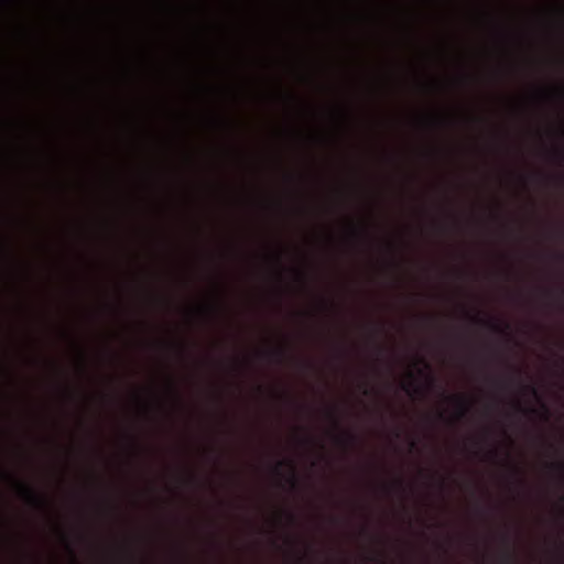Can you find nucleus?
Listing matches in <instances>:
<instances>
[{"label":"nucleus","mask_w":564,"mask_h":564,"mask_svg":"<svg viewBox=\"0 0 564 564\" xmlns=\"http://www.w3.org/2000/svg\"><path fill=\"white\" fill-rule=\"evenodd\" d=\"M551 156L558 164H562L564 162V149L562 147L553 148L552 151H551Z\"/></svg>","instance_id":"0eeeda50"},{"label":"nucleus","mask_w":564,"mask_h":564,"mask_svg":"<svg viewBox=\"0 0 564 564\" xmlns=\"http://www.w3.org/2000/svg\"><path fill=\"white\" fill-rule=\"evenodd\" d=\"M336 440L344 446H351L357 442L356 435L350 432L343 433V435L337 436Z\"/></svg>","instance_id":"39448f33"},{"label":"nucleus","mask_w":564,"mask_h":564,"mask_svg":"<svg viewBox=\"0 0 564 564\" xmlns=\"http://www.w3.org/2000/svg\"><path fill=\"white\" fill-rule=\"evenodd\" d=\"M421 361L424 362L425 368H429V364H426L423 359Z\"/></svg>","instance_id":"aec40b11"},{"label":"nucleus","mask_w":564,"mask_h":564,"mask_svg":"<svg viewBox=\"0 0 564 564\" xmlns=\"http://www.w3.org/2000/svg\"><path fill=\"white\" fill-rule=\"evenodd\" d=\"M522 388L524 390L529 391L531 394H533L535 397L538 395V391L533 386H523Z\"/></svg>","instance_id":"9d476101"},{"label":"nucleus","mask_w":564,"mask_h":564,"mask_svg":"<svg viewBox=\"0 0 564 564\" xmlns=\"http://www.w3.org/2000/svg\"><path fill=\"white\" fill-rule=\"evenodd\" d=\"M67 550H68V552L70 553V555H72L73 560H76V555H75V553H74V550L72 549V546H70L68 543H67Z\"/></svg>","instance_id":"ddd939ff"},{"label":"nucleus","mask_w":564,"mask_h":564,"mask_svg":"<svg viewBox=\"0 0 564 564\" xmlns=\"http://www.w3.org/2000/svg\"><path fill=\"white\" fill-rule=\"evenodd\" d=\"M503 542L507 545L506 552L503 553L502 564H517L514 553L510 550V541L508 535H503Z\"/></svg>","instance_id":"20e7f679"},{"label":"nucleus","mask_w":564,"mask_h":564,"mask_svg":"<svg viewBox=\"0 0 564 564\" xmlns=\"http://www.w3.org/2000/svg\"><path fill=\"white\" fill-rule=\"evenodd\" d=\"M397 485H398V487H399L400 489H402V490L404 489L403 484H402V481H401V480H398Z\"/></svg>","instance_id":"dca6fc26"},{"label":"nucleus","mask_w":564,"mask_h":564,"mask_svg":"<svg viewBox=\"0 0 564 564\" xmlns=\"http://www.w3.org/2000/svg\"><path fill=\"white\" fill-rule=\"evenodd\" d=\"M411 386H412V384L404 386V387H403V389H404L405 391H408V392H409V388H410Z\"/></svg>","instance_id":"6ab92c4d"},{"label":"nucleus","mask_w":564,"mask_h":564,"mask_svg":"<svg viewBox=\"0 0 564 564\" xmlns=\"http://www.w3.org/2000/svg\"><path fill=\"white\" fill-rule=\"evenodd\" d=\"M453 399L455 400V403H456L458 417L462 419V417L466 416V414L469 411V404L466 401V399L463 397H457V395L453 397Z\"/></svg>","instance_id":"7ed1b4c3"},{"label":"nucleus","mask_w":564,"mask_h":564,"mask_svg":"<svg viewBox=\"0 0 564 564\" xmlns=\"http://www.w3.org/2000/svg\"><path fill=\"white\" fill-rule=\"evenodd\" d=\"M555 93H556L561 98H563V97H564V87H563V86H558V87H556Z\"/></svg>","instance_id":"9b49d317"},{"label":"nucleus","mask_w":564,"mask_h":564,"mask_svg":"<svg viewBox=\"0 0 564 564\" xmlns=\"http://www.w3.org/2000/svg\"><path fill=\"white\" fill-rule=\"evenodd\" d=\"M551 467L560 470L561 473H564V463L563 462L551 464Z\"/></svg>","instance_id":"1a4fd4ad"},{"label":"nucleus","mask_w":564,"mask_h":564,"mask_svg":"<svg viewBox=\"0 0 564 564\" xmlns=\"http://www.w3.org/2000/svg\"><path fill=\"white\" fill-rule=\"evenodd\" d=\"M415 446H416L415 442H412L411 447H415Z\"/></svg>","instance_id":"4be33fe9"},{"label":"nucleus","mask_w":564,"mask_h":564,"mask_svg":"<svg viewBox=\"0 0 564 564\" xmlns=\"http://www.w3.org/2000/svg\"><path fill=\"white\" fill-rule=\"evenodd\" d=\"M427 380H429V384H430V386H433V384H434V382H435V380H434V378H433V377H427Z\"/></svg>","instance_id":"2eb2a0df"},{"label":"nucleus","mask_w":564,"mask_h":564,"mask_svg":"<svg viewBox=\"0 0 564 564\" xmlns=\"http://www.w3.org/2000/svg\"><path fill=\"white\" fill-rule=\"evenodd\" d=\"M473 321L475 323H478L480 325H484V326L488 327L494 333L501 334V335H508V333H507V330L509 329V325L508 324L501 326L497 322L485 321V319H481V318H473Z\"/></svg>","instance_id":"f03ea898"},{"label":"nucleus","mask_w":564,"mask_h":564,"mask_svg":"<svg viewBox=\"0 0 564 564\" xmlns=\"http://www.w3.org/2000/svg\"><path fill=\"white\" fill-rule=\"evenodd\" d=\"M368 392H369L368 389L365 388L364 394H368Z\"/></svg>","instance_id":"412c9836"},{"label":"nucleus","mask_w":564,"mask_h":564,"mask_svg":"<svg viewBox=\"0 0 564 564\" xmlns=\"http://www.w3.org/2000/svg\"><path fill=\"white\" fill-rule=\"evenodd\" d=\"M558 133H560L561 135H563V134H564V130H563V128H558Z\"/></svg>","instance_id":"a211bd4d"},{"label":"nucleus","mask_w":564,"mask_h":564,"mask_svg":"<svg viewBox=\"0 0 564 564\" xmlns=\"http://www.w3.org/2000/svg\"><path fill=\"white\" fill-rule=\"evenodd\" d=\"M329 415H330L332 420L334 421L335 426H336V427H338V426H339V422H338V420L335 417L334 413H333V412H329Z\"/></svg>","instance_id":"f8f14e48"},{"label":"nucleus","mask_w":564,"mask_h":564,"mask_svg":"<svg viewBox=\"0 0 564 564\" xmlns=\"http://www.w3.org/2000/svg\"><path fill=\"white\" fill-rule=\"evenodd\" d=\"M18 485H19L21 494L24 496V498L28 500L29 503H31L35 507H39V508L46 507V505H47L46 499L44 497L37 495L31 486H29L24 482H19Z\"/></svg>","instance_id":"f257e3e1"},{"label":"nucleus","mask_w":564,"mask_h":564,"mask_svg":"<svg viewBox=\"0 0 564 564\" xmlns=\"http://www.w3.org/2000/svg\"><path fill=\"white\" fill-rule=\"evenodd\" d=\"M542 409L544 411L545 419H547L549 417V409H547V406L545 404H542Z\"/></svg>","instance_id":"4468645a"},{"label":"nucleus","mask_w":564,"mask_h":564,"mask_svg":"<svg viewBox=\"0 0 564 564\" xmlns=\"http://www.w3.org/2000/svg\"><path fill=\"white\" fill-rule=\"evenodd\" d=\"M285 464H288V466L290 467V469L292 471V476L290 478L291 485H292V487H295L297 481L295 478V466H294L293 462H291V460L290 462H284V460L279 462L275 466V471L278 473L280 470V468Z\"/></svg>","instance_id":"423d86ee"},{"label":"nucleus","mask_w":564,"mask_h":564,"mask_svg":"<svg viewBox=\"0 0 564 564\" xmlns=\"http://www.w3.org/2000/svg\"><path fill=\"white\" fill-rule=\"evenodd\" d=\"M267 355L275 359L276 361L281 362L285 357V350L283 348H276L274 350L269 351Z\"/></svg>","instance_id":"6e6552de"},{"label":"nucleus","mask_w":564,"mask_h":564,"mask_svg":"<svg viewBox=\"0 0 564 564\" xmlns=\"http://www.w3.org/2000/svg\"><path fill=\"white\" fill-rule=\"evenodd\" d=\"M289 519H290V521H292V522H294V521H295V518H294V516H293V514H289Z\"/></svg>","instance_id":"f3484780"}]
</instances>
